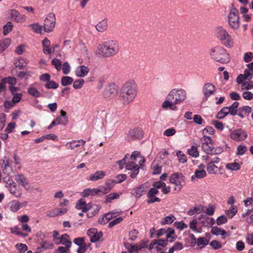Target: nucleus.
I'll list each match as a JSON object with an SVG mask.
<instances>
[{"label": "nucleus", "mask_w": 253, "mask_h": 253, "mask_svg": "<svg viewBox=\"0 0 253 253\" xmlns=\"http://www.w3.org/2000/svg\"><path fill=\"white\" fill-rule=\"evenodd\" d=\"M4 83H7L10 85H14L17 83L16 79L14 77H8L2 79Z\"/></svg>", "instance_id": "obj_48"}, {"label": "nucleus", "mask_w": 253, "mask_h": 253, "mask_svg": "<svg viewBox=\"0 0 253 253\" xmlns=\"http://www.w3.org/2000/svg\"><path fill=\"white\" fill-rule=\"evenodd\" d=\"M9 205L10 209L13 212L17 211L20 208V203L18 201H12Z\"/></svg>", "instance_id": "obj_35"}, {"label": "nucleus", "mask_w": 253, "mask_h": 253, "mask_svg": "<svg viewBox=\"0 0 253 253\" xmlns=\"http://www.w3.org/2000/svg\"><path fill=\"white\" fill-rule=\"evenodd\" d=\"M60 243L62 244L68 248H69L71 247L72 244L71 241L69 240V236L67 234L63 235L60 238V241L59 242L56 241V244H59Z\"/></svg>", "instance_id": "obj_24"}, {"label": "nucleus", "mask_w": 253, "mask_h": 253, "mask_svg": "<svg viewBox=\"0 0 253 253\" xmlns=\"http://www.w3.org/2000/svg\"><path fill=\"white\" fill-rule=\"evenodd\" d=\"M229 114H230V110L228 109V107H224L217 114L216 118L218 119H222Z\"/></svg>", "instance_id": "obj_28"}, {"label": "nucleus", "mask_w": 253, "mask_h": 253, "mask_svg": "<svg viewBox=\"0 0 253 253\" xmlns=\"http://www.w3.org/2000/svg\"><path fill=\"white\" fill-rule=\"evenodd\" d=\"M188 153L189 155L195 158L197 157L199 155L197 147L194 146H192L188 150Z\"/></svg>", "instance_id": "obj_42"}, {"label": "nucleus", "mask_w": 253, "mask_h": 253, "mask_svg": "<svg viewBox=\"0 0 253 253\" xmlns=\"http://www.w3.org/2000/svg\"><path fill=\"white\" fill-rule=\"evenodd\" d=\"M175 104H174L172 100L167 99V100L165 101L163 104V107L164 108H167L168 107H169L171 109L174 110L176 109V107L174 106Z\"/></svg>", "instance_id": "obj_37"}, {"label": "nucleus", "mask_w": 253, "mask_h": 253, "mask_svg": "<svg viewBox=\"0 0 253 253\" xmlns=\"http://www.w3.org/2000/svg\"><path fill=\"white\" fill-rule=\"evenodd\" d=\"M244 75L247 78L248 80L250 81L253 77V71L252 69H246L244 71Z\"/></svg>", "instance_id": "obj_60"}, {"label": "nucleus", "mask_w": 253, "mask_h": 253, "mask_svg": "<svg viewBox=\"0 0 253 253\" xmlns=\"http://www.w3.org/2000/svg\"><path fill=\"white\" fill-rule=\"evenodd\" d=\"M88 72L89 69L88 67L84 65H81L77 68L75 73L77 77H84L86 76Z\"/></svg>", "instance_id": "obj_20"}, {"label": "nucleus", "mask_w": 253, "mask_h": 253, "mask_svg": "<svg viewBox=\"0 0 253 253\" xmlns=\"http://www.w3.org/2000/svg\"><path fill=\"white\" fill-rule=\"evenodd\" d=\"M52 64L53 65L58 71H59L61 69V62L60 60L57 59H53L51 61Z\"/></svg>", "instance_id": "obj_59"}, {"label": "nucleus", "mask_w": 253, "mask_h": 253, "mask_svg": "<svg viewBox=\"0 0 253 253\" xmlns=\"http://www.w3.org/2000/svg\"><path fill=\"white\" fill-rule=\"evenodd\" d=\"M183 248L182 244L180 242H176L174 246L169 248V253H173L174 251H177L181 250Z\"/></svg>", "instance_id": "obj_41"}, {"label": "nucleus", "mask_w": 253, "mask_h": 253, "mask_svg": "<svg viewBox=\"0 0 253 253\" xmlns=\"http://www.w3.org/2000/svg\"><path fill=\"white\" fill-rule=\"evenodd\" d=\"M13 26V25L11 22H8L6 24L3 26V34L6 35L11 32L12 30Z\"/></svg>", "instance_id": "obj_45"}, {"label": "nucleus", "mask_w": 253, "mask_h": 253, "mask_svg": "<svg viewBox=\"0 0 253 253\" xmlns=\"http://www.w3.org/2000/svg\"><path fill=\"white\" fill-rule=\"evenodd\" d=\"M56 18L55 14L53 13H49L44 21L43 25V30L45 32L50 33L55 28Z\"/></svg>", "instance_id": "obj_8"}, {"label": "nucleus", "mask_w": 253, "mask_h": 253, "mask_svg": "<svg viewBox=\"0 0 253 253\" xmlns=\"http://www.w3.org/2000/svg\"><path fill=\"white\" fill-rule=\"evenodd\" d=\"M15 246L20 253H24L25 252L28 250L27 246L22 243L17 244Z\"/></svg>", "instance_id": "obj_52"}, {"label": "nucleus", "mask_w": 253, "mask_h": 253, "mask_svg": "<svg viewBox=\"0 0 253 253\" xmlns=\"http://www.w3.org/2000/svg\"><path fill=\"white\" fill-rule=\"evenodd\" d=\"M15 180L17 183L21 185L26 190L31 188L30 184L27 178L22 174H17L15 175Z\"/></svg>", "instance_id": "obj_16"}, {"label": "nucleus", "mask_w": 253, "mask_h": 253, "mask_svg": "<svg viewBox=\"0 0 253 253\" xmlns=\"http://www.w3.org/2000/svg\"><path fill=\"white\" fill-rule=\"evenodd\" d=\"M248 80L247 78L244 74H240L236 78V82L238 84H242L245 81Z\"/></svg>", "instance_id": "obj_62"}, {"label": "nucleus", "mask_w": 253, "mask_h": 253, "mask_svg": "<svg viewBox=\"0 0 253 253\" xmlns=\"http://www.w3.org/2000/svg\"><path fill=\"white\" fill-rule=\"evenodd\" d=\"M176 155L178 158V161L181 163H185L187 162V158L184 154L181 151H179L176 153Z\"/></svg>", "instance_id": "obj_50"}, {"label": "nucleus", "mask_w": 253, "mask_h": 253, "mask_svg": "<svg viewBox=\"0 0 253 253\" xmlns=\"http://www.w3.org/2000/svg\"><path fill=\"white\" fill-rule=\"evenodd\" d=\"M247 151V147L244 145H240L237 148L236 155L242 156Z\"/></svg>", "instance_id": "obj_40"}, {"label": "nucleus", "mask_w": 253, "mask_h": 253, "mask_svg": "<svg viewBox=\"0 0 253 253\" xmlns=\"http://www.w3.org/2000/svg\"><path fill=\"white\" fill-rule=\"evenodd\" d=\"M238 106L239 103L238 102H235L231 106L228 107V109L230 110V114L231 115L234 116L237 114V108H238Z\"/></svg>", "instance_id": "obj_46"}, {"label": "nucleus", "mask_w": 253, "mask_h": 253, "mask_svg": "<svg viewBox=\"0 0 253 253\" xmlns=\"http://www.w3.org/2000/svg\"><path fill=\"white\" fill-rule=\"evenodd\" d=\"M84 83V80L81 79L76 80L73 84V87L75 89L81 88Z\"/></svg>", "instance_id": "obj_54"}, {"label": "nucleus", "mask_w": 253, "mask_h": 253, "mask_svg": "<svg viewBox=\"0 0 253 253\" xmlns=\"http://www.w3.org/2000/svg\"><path fill=\"white\" fill-rule=\"evenodd\" d=\"M85 142L83 140H73L71 142H67L66 146L69 149L73 150L76 148L84 145Z\"/></svg>", "instance_id": "obj_21"}, {"label": "nucleus", "mask_w": 253, "mask_h": 253, "mask_svg": "<svg viewBox=\"0 0 253 253\" xmlns=\"http://www.w3.org/2000/svg\"><path fill=\"white\" fill-rule=\"evenodd\" d=\"M53 244L47 241H43L41 243V247L44 250L51 249L53 247Z\"/></svg>", "instance_id": "obj_49"}, {"label": "nucleus", "mask_w": 253, "mask_h": 253, "mask_svg": "<svg viewBox=\"0 0 253 253\" xmlns=\"http://www.w3.org/2000/svg\"><path fill=\"white\" fill-rule=\"evenodd\" d=\"M210 55L213 60L222 64L228 63L231 60L229 54L221 46L211 48Z\"/></svg>", "instance_id": "obj_3"}, {"label": "nucleus", "mask_w": 253, "mask_h": 253, "mask_svg": "<svg viewBox=\"0 0 253 253\" xmlns=\"http://www.w3.org/2000/svg\"><path fill=\"white\" fill-rule=\"evenodd\" d=\"M216 91L215 86L211 83H206L203 86L202 92L205 100H208L210 96L214 94Z\"/></svg>", "instance_id": "obj_13"}, {"label": "nucleus", "mask_w": 253, "mask_h": 253, "mask_svg": "<svg viewBox=\"0 0 253 253\" xmlns=\"http://www.w3.org/2000/svg\"><path fill=\"white\" fill-rule=\"evenodd\" d=\"M45 86L47 89H56L58 87V84L53 81H49L45 84Z\"/></svg>", "instance_id": "obj_53"}, {"label": "nucleus", "mask_w": 253, "mask_h": 253, "mask_svg": "<svg viewBox=\"0 0 253 253\" xmlns=\"http://www.w3.org/2000/svg\"><path fill=\"white\" fill-rule=\"evenodd\" d=\"M148 188L147 184L144 183L134 188L131 192L132 195L137 198H140L145 193Z\"/></svg>", "instance_id": "obj_17"}, {"label": "nucleus", "mask_w": 253, "mask_h": 253, "mask_svg": "<svg viewBox=\"0 0 253 253\" xmlns=\"http://www.w3.org/2000/svg\"><path fill=\"white\" fill-rule=\"evenodd\" d=\"M186 98L185 92L182 89L171 90L167 97V99L172 100L174 104H177L184 101Z\"/></svg>", "instance_id": "obj_5"}, {"label": "nucleus", "mask_w": 253, "mask_h": 253, "mask_svg": "<svg viewBox=\"0 0 253 253\" xmlns=\"http://www.w3.org/2000/svg\"><path fill=\"white\" fill-rule=\"evenodd\" d=\"M205 168V166L202 164H201L197 169H196L195 171L194 175L192 176L191 179L192 181H194L195 178H203L205 177L206 175V172L204 170Z\"/></svg>", "instance_id": "obj_18"}, {"label": "nucleus", "mask_w": 253, "mask_h": 253, "mask_svg": "<svg viewBox=\"0 0 253 253\" xmlns=\"http://www.w3.org/2000/svg\"><path fill=\"white\" fill-rule=\"evenodd\" d=\"M143 136V131L141 128L135 127L129 130L127 133L126 139L128 141L139 140Z\"/></svg>", "instance_id": "obj_12"}, {"label": "nucleus", "mask_w": 253, "mask_h": 253, "mask_svg": "<svg viewBox=\"0 0 253 253\" xmlns=\"http://www.w3.org/2000/svg\"><path fill=\"white\" fill-rule=\"evenodd\" d=\"M108 27V23L106 20H103L96 25V29L100 32L105 31Z\"/></svg>", "instance_id": "obj_27"}, {"label": "nucleus", "mask_w": 253, "mask_h": 253, "mask_svg": "<svg viewBox=\"0 0 253 253\" xmlns=\"http://www.w3.org/2000/svg\"><path fill=\"white\" fill-rule=\"evenodd\" d=\"M32 30L36 33L42 34L43 26L40 25L38 23H35L28 25Z\"/></svg>", "instance_id": "obj_31"}, {"label": "nucleus", "mask_w": 253, "mask_h": 253, "mask_svg": "<svg viewBox=\"0 0 253 253\" xmlns=\"http://www.w3.org/2000/svg\"><path fill=\"white\" fill-rule=\"evenodd\" d=\"M215 32L217 38L226 46H230L231 42V36L227 32L221 27L215 28Z\"/></svg>", "instance_id": "obj_6"}, {"label": "nucleus", "mask_w": 253, "mask_h": 253, "mask_svg": "<svg viewBox=\"0 0 253 253\" xmlns=\"http://www.w3.org/2000/svg\"><path fill=\"white\" fill-rule=\"evenodd\" d=\"M103 233L102 232L96 231V234L95 233L93 236L90 239V242L94 243L98 241L102 237Z\"/></svg>", "instance_id": "obj_55"}, {"label": "nucleus", "mask_w": 253, "mask_h": 253, "mask_svg": "<svg viewBox=\"0 0 253 253\" xmlns=\"http://www.w3.org/2000/svg\"><path fill=\"white\" fill-rule=\"evenodd\" d=\"M10 42L11 41L9 39H5L3 40L0 41V52H2L4 51L9 45Z\"/></svg>", "instance_id": "obj_33"}, {"label": "nucleus", "mask_w": 253, "mask_h": 253, "mask_svg": "<svg viewBox=\"0 0 253 253\" xmlns=\"http://www.w3.org/2000/svg\"><path fill=\"white\" fill-rule=\"evenodd\" d=\"M118 85L114 84H111L105 88L103 92V96L105 99L110 100L115 98L118 94Z\"/></svg>", "instance_id": "obj_9"}, {"label": "nucleus", "mask_w": 253, "mask_h": 253, "mask_svg": "<svg viewBox=\"0 0 253 253\" xmlns=\"http://www.w3.org/2000/svg\"><path fill=\"white\" fill-rule=\"evenodd\" d=\"M9 14L13 20L18 23H23L26 20L25 15H21L20 13L15 9H11L9 11Z\"/></svg>", "instance_id": "obj_19"}, {"label": "nucleus", "mask_w": 253, "mask_h": 253, "mask_svg": "<svg viewBox=\"0 0 253 253\" xmlns=\"http://www.w3.org/2000/svg\"><path fill=\"white\" fill-rule=\"evenodd\" d=\"M9 190L11 194H13L17 198H20L22 196L23 194L21 190L17 189L15 184H10Z\"/></svg>", "instance_id": "obj_25"}, {"label": "nucleus", "mask_w": 253, "mask_h": 253, "mask_svg": "<svg viewBox=\"0 0 253 253\" xmlns=\"http://www.w3.org/2000/svg\"><path fill=\"white\" fill-rule=\"evenodd\" d=\"M208 244V240L204 237L198 238L197 241V244L199 246L203 247Z\"/></svg>", "instance_id": "obj_56"}, {"label": "nucleus", "mask_w": 253, "mask_h": 253, "mask_svg": "<svg viewBox=\"0 0 253 253\" xmlns=\"http://www.w3.org/2000/svg\"><path fill=\"white\" fill-rule=\"evenodd\" d=\"M202 207L201 206H195L192 209H191L187 211V214L189 215H193L196 213H200L202 211Z\"/></svg>", "instance_id": "obj_39"}, {"label": "nucleus", "mask_w": 253, "mask_h": 253, "mask_svg": "<svg viewBox=\"0 0 253 253\" xmlns=\"http://www.w3.org/2000/svg\"><path fill=\"white\" fill-rule=\"evenodd\" d=\"M228 22L230 26L233 29H237L239 27V17L238 11L235 8H232L228 15Z\"/></svg>", "instance_id": "obj_10"}, {"label": "nucleus", "mask_w": 253, "mask_h": 253, "mask_svg": "<svg viewBox=\"0 0 253 253\" xmlns=\"http://www.w3.org/2000/svg\"><path fill=\"white\" fill-rule=\"evenodd\" d=\"M120 51L118 41L109 40L99 44L97 48V54L103 58H109L117 54Z\"/></svg>", "instance_id": "obj_1"}, {"label": "nucleus", "mask_w": 253, "mask_h": 253, "mask_svg": "<svg viewBox=\"0 0 253 253\" xmlns=\"http://www.w3.org/2000/svg\"><path fill=\"white\" fill-rule=\"evenodd\" d=\"M246 240L249 245L253 246V233L247 234Z\"/></svg>", "instance_id": "obj_64"}, {"label": "nucleus", "mask_w": 253, "mask_h": 253, "mask_svg": "<svg viewBox=\"0 0 253 253\" xmlns=\"http://www.w3.org/2000/svg\"><path fill=\"white\" fill-rule=\"evenodd\" d=\"M207 171L209 173H215L218 171V168L213 163H209L207 166Z\"/></svg>", "instance_id": "obj_36"}, {"label": "nucleus", "mask_w": 253, "mask_h": 253, "mask_svg": "<svg viewBox=\"0 0 253 253\" xmlns=\"http://www.w3.org/2000/svg\"><path fill=\"white\" fill-rule=\"evenodd\" d=\"M106 175V172L103 170H99L91 174L89 176V180L91 181H96L103 179Z\"/></svg>", "instance_id": "obj_23"}, {"label": "nucleus", "mask_w": 253, "mask_h": 253, "mask_svg": "<svg viewBox=\"0 0 253 253\" xmlns=\"http://www.w3.org/2000/svg\"><path fill=\"white\" fill-rule=\"evenodd\" d=\"M91 207L92 205L91 204H86L83 199L79 200L76 205V208L78 210H81L83 212H85L90 210Z\"/></svg>", "instance_id": "obj_22"}, {"label": "nucleus", "mask_w": 253, "mask_h": 253, "mask_svg": "<svg viewBox=\"0 0 253 253\" xmlns=\"http://www.w3.org/2000/svg\"><path fill=\"white\" fill-rule=\"evenodd\" d=\"M242 95L246 100H251L253 99V93L250 91L244 92Z\"/></svg>", "instance_id": "obj_63"}, {"label": "nucleus", "mask_w": 253, "mask_h": 253, "mask_svg": "<svg viewBox=\"0 0 253 253\" xmlns=\"http://www.w3.org/2000/svg\"><path fill=\"white\" fill-rule=\"evenodd\" d=\"M15 66L19 67L20 69H23L27 65V62L24 58H19L15 62Z\"/></svg>", "instance_id": "obj_43"}, {"label": "nucleus", "mask_w": 253, "mask_h": 253, "mask_svg": "<svg viewBox=\"0 0 253 253\" xmlns=\"http://www.w3.org/2000/svg\"><path fill=\"white\" fill-rule=\"evenodd\" d=\"M201 141L202 142V149L207 154H212L213 152V143L211 137L208 136H203L201 138Z\"/></svg>", "instance_id": "obj_11"}, {"label": "nucleus", "mask_w": 253, "mask_h": 253, "mask_svg": "<svg viewBox=\"0 0 253 253\" xmlns=\"http://www.w3.org/2000/svg\"><path fill=\"white\" fill-rule=\"evenodd\" d=\"M55 120L58 125H62L65 126L68 122V118H63L61 116H58Z\"/></svg>", "instance_id": "obj_58"}, {"label": "nucleus", "mask_w": 253, "mask_h": 253, "mask_svg": "<svg viewBox=\"0 0 253 253\" xmlns=\"http://www.w3.org/2000/svg\"><path fill=\"white\" fill-rule=\"evenodd\" d=\"M226 168L231 170H238L240 169L241 166L239 163L234 162L227 164Z\"/></svg>", "instance_id": "obj_34"}, {"label": "nucleus", "mask_w": 253, "mask_h": 253, "mask_svg": "<svg viewBox=\"0 0 253 253\" xmlns=\"http://www.w3.org/2000/svg\"><path fill=\"white\" fill-rule=\"evenodd\" d=\"M137 85L134 80H129L123 85L120 92V97L124 105L132 102L137 95Z\"/></svg>", "instance_id": "obj_2"}, {"label": "nucleus", "mask_w": 253, "mask_h": 253, "mask_svg": "<svg viewBox=\"0 0 253 253\" xmlns=\"http://www.w3.org/2000/svg\"><path fill=\"white\" fill-rule=\"evenodd\" d=\"M2 163L1 165V168L4 172H6V169L10 167V163L8 158L5 157L1 160Z\"/></svg>", "instance_id": "obj_47"}, {"label": "nucleus", "mask_w": 253, "mask_h": 253, "mask_svg": "<svg viewBox=\"0 0 253 253\" xmlns=\"http://www.w3.org/2000/svg\"><path fill=\"white\" fill-rule=\"evenodd\" d=\"M139 152H133L129 160L126 163V168L128 170H130V176L132 178L136 177L139 171V167L136 164L137 162V157L139 156Z\"/></svg>", "instance_id": "obj_4"}, {"label": "nucleus", "mask_w": 253, "mask_h": 253, "mask_svg": "<svg viewBox=\"0 0 253 253\" xmlns=\"http://www.w3.org/2000/svg\"><path fill=\"white\" fill-rule=\"evenodd\" d=\"M253 88V82L252 81H248L247 82H245L241 84V89L242 90H249Z\"/></svg>", "instance_id": "obj_44"}, {"label": "nucleus", "mask_w": 253, "mask_h": 253, "mask_svg": "<svg viewBox=\"0 0 253 253\" xmlns=\"http://www.w3.org/2000/svg\"><path fill=\"white\" fill-rule=\"evenodd\" d=\"M126 248L127 250L129 253H137L140 250L136 244L132 245L131 244L127 243L125 244Z\"/></svg>", "instance_id": "obj_29"}, {"label": "nucleus", "mask_w": 253, "mask_h": 253, "mask_svg": "<svg viewBox=\"0 0 253 253\" xmlns=\"http://www.w3.org/2000/svg\"><path fill=\"white\" fill-rule=\"evenodd\" d=\"M123 220V218L122 217H119L112 221H110L109 223V227L111 228L117 224L120 223Z\"/></svg>", "instance_id": "obj_61"}, {"label": "nucleus", "mask_w": 253, "mask_h": 253, "mask_svg": "<svg viewBox=\"0 0 253 253\" xmlns=\"http://www.w3.org/2000/svg\"><path fill=\"white\" fill-rule=\"evenodd\" d=\"M175 219V216L173 214H170L164 217L161 221V223L162 225L169 224L172 223Z\"/></svg>", "instance_id": "obj_32"}, {"label": "nucleus", "mask_w": 253, "mask_h": 253, "mask_svg": "<svg viewBox=\"0 0 253 253\" xmlns=\"http://www.w3.org/2000/svg\"><path fill=\"white\" fill-rule=\"evenodd\" d=\"M109 191V189L108 188H106L103 186H101L99 188H88L84 190L82 192V195L83 197L93 196L100 192H102L103 194L107 193Z\"/></svg>", "instance_id": "obj_14"}, {"label": "nucleus", "mask_w": 253, "mask_h": 253, "mask_svg": "<svg viewBox=\"0 0 253 253\" xmlns=\"http://www.w3.org/2000/svg\"><path fill=\"white\" fill-rule=\"evenodd\" d=\"M211 233L215 235H221L222 236V238H225L226 237V232L225 231L221 228H220L218 227L215 226L213 227L211 229Z\"/></svg>", "instance_id": "obj_26"}, {"label": "nucleus", "mask_w": 253, "mask_h": 253, "mask_svg": "<svg viewBox=\"0 0 253 253\" xmlns=\"http://www.w3.org/2000/svg\"><path fill=\"white\" fill-rule=\"evenodd\" d=\"M184 176L181 173L176 172L169 177V182L175 185L174 190L179 192L182 187L181 183L184 181Z\"/></svg>", "instance_id": "obj_7"}, {"label": "nucleus", "mask_w": 253, "mask_h": 253, "mask_svg": "<svg viewBox=\"0 0 253 253\" xmlns=\"http://www.w3.org/2000/svg\"><path fill=\"white\" fill-rule=\"evenodd\" d=\"M119 196L117 193H111L106 196V202H111L112 200L119 198Z\"/></svg>", "instance_id": "obj_51"}, {"label": "nucleus", "mask_w": 253, "mask_h": 253, "mask_svg": "<svg viewBox=\"0 0 253 253\" xmlns=\"http://www.w3.org/2000/svg\"><path fill=\"white\" fill-rule=\"evenodd\" d=\"M28 93L31 96L38 98L41 96L40 91L33 85H30L27 90Z\"/></svg>", "instance_id": "obj_30"}, {"label": "nucleus", "mask_w": 253, "mask_h": 253, "mask_svg": "<svg viewBox=\"0 0 253 253\" xmlns=\"http://www.w3.org/2000/svg\"><path fill=\"white\" fill-rule=\"evenodd\" d=\"M247 133L242 129L234 130L230 134V137L236 141H243L247 137Z\"/></svg>", "instance_id": "obj_15"}, {"label": "nucleus", "mask_w": 253, "mask_h": 253, "mask_svg": "<svg viewBox=\"0 0 253 253\" xmlns=\"http://www.w3.org/2000/svg\"><path fill=\"white\" fill-rule=\"evenodd\" d=\"M214 133V129L211 126H207L203 130V136H207L208 134L213 135Z\"/></svg>", "instance_id": "obj_57"}, {"label": "nucleus", "mask_w": 253, "mask_h": 253, "mask_svg": "<svg viewBox=\"0 0 253 253\" xmlns=\"http://www.w3.org/2000/svg\"><path fill=\"white\" fill-rule=\"evenodd\" d=\"M73 82V78L69 76L63 77L61 81V84L63 86H67L71 84Z\"/></svg>", "instance_id": "obj_38"}]
</instances>
